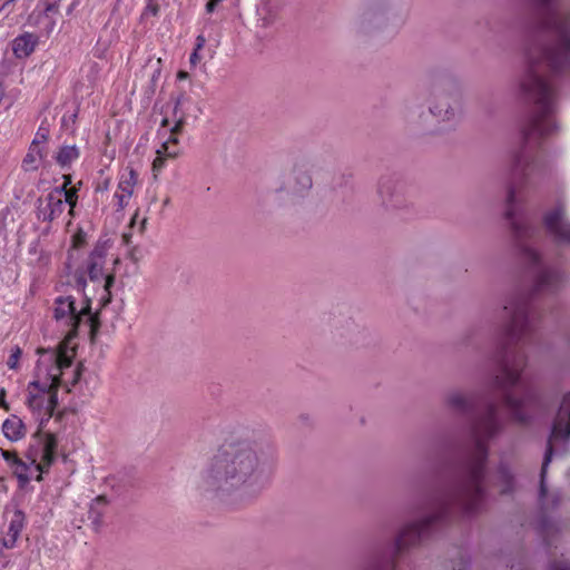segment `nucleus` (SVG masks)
I'll return each instance as SVG.
<instances>
[{
  "instance_id": "obj_31",
  "label": "nucleus",
  "mask_w": 570,
  "mask_h": 570,
  "mask_svg": "<svg viewBox=\"0 0 570 570\" xmlns=\"http://www.w3.org/2000/svg\"><path fill=\"white\" fill-rule=\"evenodd\" d=\"M168 157L165 155H158L153 161V171L154 175L157 176V174L166 166V160Z\"/></svg>"
},
{
  "instance_id": "obj_12",
  "label": "nucleus",
  "mask_w": 570,
  "mask_h": 570,
  "mask_svg": "<svg viewBox=\"0 0 570 570\" xmlns=\"http://www.w3.org/2000/svg\"><path fill=\"white\" fill-rule=\"evenodd\" d=\"M37 204V218L42 222L51 223L59 218L65 210L63 199L55 198L49 194L43 199L38 198Z\"/></svg>"
},
{
  "instance_id": "obj_29",
  "label": "nucleus",
  "mask_w": 570,
  "mask_h": 570,
  "mask_svg": "<svg viewBox=\"0 0 570 570\" xmlns=\"http://www.w3.org/2000/svg\"><path fill=\"white\" fill-rule=\"evenodd\" d=\"M159 11H160L159 4L154 2L153 0H149L144 9L141 17L142 18L147 17V16L156 17V16H158Z\"/></svg>"
},
{
  "instance_id": "obj_19",
  "label": "nucleus",
  "mask_w": 570,
  "mask_h": 570,
  "mask_svg": "<svg viewBox=\"0 0 570 570\" xmlns=\"http://www.w3.org/2000/svg\"><path fill=\"white\" fill-rule=\"evenodd\" d=\"M79 157L80 149L76 145H62L53 156L56 163L62 169H69Z\"/></svg>"
},
{
  "instance_id": "obj_18",
  "label": "nucleus",
  "mask_w": 570,
  "mask_h": 570,
  "mask_svg": "<svg viewBox=\"0 0 570 570\" xmlns=\"http://www.w3.org/2000/svg\"><path fill=\"white\" fill-rule=\"evenodd\" d=\"M4 436L10 441L21 440L27 432L26 424L18 415H10L2 424Z\"/></svg>"
},
{
  "instance_id": "obj_22",
  "label": "nucleus",
  "mask_w": 570,
  "mask_h": 570,
  "mask_svg": "<svg viewBox=\"0 0 570 570\" xmlns=\"http://www.w3.org/2000/svg\"><path fill=\"white\" fill-rule=\"evenodd\" d=\"M11 469L13 470V474L18 479L19 488H26L31 480V476L28 473L30 470V465L26 463L23 460L19 459Z\"/></svg>"
},
{
  "instance_id": "obj_46",
  "label": "nucleus",
  "mask_w": 570,
  "mask_h": 570,
  "mask_svg": "<svg viewBox=\"0 0 570 570\" xmlns=\"http://www.w3.org/2000/svg\"><path fill=\"white\" fill-rule=\"evenodd\" d=\"M177 76L179 79H186L188 77V72L181 70L178 72Z\"/></svg>"
},
{
  "instance_id": "obj_40",
  "label": "nucleus",
  "mask_w": 570,
  "mask_h": 570,
  "mask_svg": "<svg viewBox=\"0 0 570 570\" xmlns=\"http://www.w3.org/2000/svg\"><path fill=\"white\" fill-rule=\"evenodd\" d=\"M199 60H200L199 51H196V49H194V51L191 52V55L189 57V62L191 66H196Z\"/></svg>"
},
{
  "instance_id": "obj_6",
  "label": "nucleus",
  "mask_w": 570,
  "mask_h": 570,
  "mask_svg": "<svg viewBox=\"0 0 570 570\" xmlns=\"http://www.w3.org/2000/svg\"><path fill=\"white\" fill-rule=\"evenodd\" d=\"M53 317L58 322H62L68 328V342L77 336L78 328L82 323L89 326L91 340L95 338L100 321L97 314L91 313V302L86 297L85 305L78 309L76 299L72 296H58L53 302Z\"/></svg>"
},
{
  "instance_id": "obj_49",
  "label": "nucleus",
  "mask_w": 570,
  "mask_h": 570,
  "mask_svg": "<svg viewBox=\"0 0 570 570\" xmlns=\"http://www.w3.org/2000/svg\"><path fill=\"white\" fill-rule=\"evenodd\" d=\"M160 71L159 70H156L153 76H151V81H156V79L158 78Z\"/></svg>"
},
{
  "instance_id": "obj_5",
  "label": "nucleus",
  "mask_w": 570,
  "mask_h": 570,
  "mask_svg": "<svg viewBox=\"0 0 570 570\" xmlns=\"http://www.w3.org/2000/svg\"><path fill=\"white\" fill-rule=\"evenodd\" d=\"M407 14L409 4H401L397 0H373L358 18L360 29L363 32H372L390 26L400 27L405 22Z\"/></svg>"
},
{
  "instance_id": "obj_45",
  "label": "nucleus",
  "mask_w": 570,
  "mask_h": 570,
  "mask_svg": "<svg viewBox=\"0 0 570 570\" xmlns=\"http://www.w3.org/2000/svg\"><path fill=\"white\" fill-rule=\"evenodd\" d=\"M47 156V151L45 148L39 146V163Z\"/></svg>"
},
{
  "instance_id": "obj_23",
  "label": "nucleus",
  "mask_w": 570,
  "mask_h": 570,
  "mask_svg": "<svg viewBox=\"0 0 570 570\" xmlns=\"http://www.w3.org/2000/svg\"><path fill=\"white\" fill-rule=\"evenodd\" d=\"M177 145V137H167L166 140L163 141L160 148L157 149V154L165 155L168 158H175L179 154Z\"/></svg>"
},
{
  "instance_id": "obj_35",
  "label": "nucleus",
  "mask_w": 570,
  "mask_h": 570,
  "mask_svg": "<svg viewBox=\"0 0 570 570\" xmlns=\"http://www.w3.org/2000/svg\"><path fill=\"white\" fill-rule=\"evenodd\" d=\"M184 125H185V117L184 115H181L175 122L174 127L170 129V132H169V136L168 137H177L183 128H184Z\"/></svg>"
},
{
  "instance_id": "obj_43",
  "label": "nucleus",
  "mask_w": 570,
  "mask_h": 570,
  "mask_svg": "<svg viewBox=\"0 0 570 570\" xmlns=\"http://www.w3.org/2000/svg\"><path fill=\"white\" fill-rule=\"evenodd\" d=\"M62 179H63V183L62 185H67L68 187H72L71 184H72V177L70 174H65L62 176Z\"/></svg>"
},
{
  "instance_id": "obj_2",
  "label": "nucleus",
  "mask_w": 570,
  "mask_h": 570,
  "mask_svg": "<svg viewBox=\"0 0 570 570\" xmlns=\"http://www.w3.org/2000/svg\"><path fill=\"white\" fill-rule=\"evenodd\" d=\"M55 354L45 352L40 354L36 366L35 380L28 383L26 405L39 422L38 430L32 435V443L28 449L30 465L39 472L36 480H42V473H47L55 463L58 449V440L55 434L43 432L47 423L55 416L58 406V393L55 391Z\"/></svg>"
},
{
  "instance_id": "obj_11",
  "label": "nucleus",
  "mask_w": 570,
  "mask_h": 570,
  "mask_svg": "<svg viewBox=\"0 0 570 570\" xmlns=\"http://www.w3.org/2000/svg\"><path fill=\"white\" fill-rule=\"evenodd\" d=\"M543 225L547 233L558 244L570 246V220L567 217L563 205L559 204L556 208L548 212L543 217Z\"/></svg>"
},
{
  "instance_id": "obj_42",
  "label": "nucleus",
  "mask_w": 570,
  "mask_h": 570,
  "mask_svg": "<svg viewBox=\"0 0 570 570\" xmlns=\"http://www.w3.org/2000/svg\"><path fill=\"white\" fill-rule=\"evenodd\" d=\"M217 4H218V2H217V1H215V0H209V1L207 2V4H206V11H207L208 13H212V12L215 10V8H216V6H217Z\"/></svg>"
},
{
  "instance_id": "obj_48",
  "label": "nucleus",
  "mask_w": 570,
  "mask_h": 570,
  "mask_svg": "<svg viewBox=\"0 0 570 570\" xmlns=\"http://www.w3.org/2000/svg\"><path fill=\"white\" fill-rule=\"evenodd\" d=\"M0 491H3V492L7 491V487L4 485L2 478H0Z\"/></svg>"
},
{
  "instance_id": "obj_13",
  "label": "nucleus",
  "mask_w": 570,
  "mask_h": 570,
  "mask_svg": "<svg viewBox=\"0 0 570 570\" xmlns=\"http://www.w3.org/2000/svg\"><path fill=\"white\" fill-rule=\"evenodd\" d=\"M494 485L498 487L501 495H513L517 491V479L508 462H499L495 469Z\"/></svg>"
},
{
  "instance_id": "obj_38",
  "label": "nucleus",
  "mask_w": 570,
  "mask_h": 570,
  "mask_svg": "<svg viewBox=\"0 0 570 570\" xmlns=\"http://www.w3.org/2000/svg\"><path fill=\"white\" fill-rule=\"evenodd\" d=\"M186 96L184 94H180L176 99H175V107H174V114L177 115L178 112V109L179 107L184 104V101L186 100Z\"/></svg>"
},
{
  "instance_id": "obj_25",
  "label": "nucleus",
  "mask_w": 570,
  "mask_h": 570,
  "mask_svg": "<svg viewBox=\"0 0 570 570\" xmlns=\"http://www.w3.org/2000/svg\"><path fill=\"white\" fill-rule=\"evenodd\" d=\"M81 181H79L76 186H72L69 193L63 197L65 205H69L71 209H75L78 202V191L80 189Z\"/></svg>"
},
{
  "instance_id": "obj_39",
  "label": "nucleus",
  "mask_w": 570,
  "mask_h": 570,
  "mask_svg": "<svg viewBox=\"0 0 570 570\" xmlns=\"http://www.w3.org/2000/svg\"><path fill=\"white\" fill-rule=\"evenodd\" d=\"M6 390L2 387L0 389V407L4 409V410H9V405L8 403L6 402Z\"/></svg>"
},
{
  "instance_id": "obj_3",
  "label": "nucleus",
  "mask_w": 570,
  "mask_h": 570,
  "mask_svg": "<svg viewBox=\"0 0 570 570\" xmlns=\"http://www.w3.org/2000/svg\"><path fill=\"white\" fill-rule=\"evenodd\" d=\"M440 85V90L433 87L431 94L434 101L428 109L419 105L415 98H407L403 105L402 116L405 122L424 135H439L443 131L441 127L434 126V120L453 126L460 116V91L454 89L445 92L449 86L454 87L449 78H442Z\"/></svg>"
},
{
  "instance_id": "obj_30",
  "label": "nucleus",
  "mask_w": 570,
  "mask_h": 570,
  "mask_svg": "<svg viewBox=\"0 0 570 570\" xmlns=\"http://www.w3.org/2000/svg\"><path fill=\"white\" fill-rule=\"evenodd\" d=\"M549 570H570V562L567 559L552 560Z\"/></svg>"
},
{
  "instance_id": "obj_51",
  "label": "nucleus",
  "mask_w": 570,
  "mask_h": 570,
  "mask_svg": "<svg viewBox=\"0 0 570 570\" xmlns=\"http://www.w3.org/2000/svg\"><path fill=\"white\" fill-rule=\"evenodd\" d=\"M549 315H550L553 320H556V316H554L553 311H549Z\"/></svg>"
},
{
  "instance_id": "obj_17",
  "label": "nucleus",
  "mask_w": 570,
  "mask_h": 570,
  "mask_svg": "<svg viewBox=\"0 0 570 570\" xmlns=\"http://www.w3.org/2000/svg\"><path fill=\"white\" fill-rule=\"evenodd\" d=\"M24 513L21 510H16L8 528L7 537L3 539V547L12 549L23 529Z\"/></svg>"
},
{
  "instance_id": "obj_21",
  "label": "nucleus",
  "mask_w": 570,
  "mask_h": 570,
  "mask_svg": "<svg viewBox=\"0 0 570 570\" xmlns=\"http://www.w3.org/2000/svg\"><path fill=\"white\" fill-rule=\"evenodd\" d=\"M39 146L36 142H31L27 155L22 160V168L26 171L37 170L39 168Z\"/></svg>"
},
{
  "instance_id": "obj_47",
  "label": "nucleus",
  "mask_w": 570,
  "mask_h": 570,
  "mask_svg": "<svg viewBox=\"0 0 570 570\" xmlns=\"http://www.w3.org/2000/svg\"><path fill=\"white\" fill-rule=\"evenodd\" d=\"M168 125H169V120H168L167 118H164V119L161 120V125H160V127L166 128V127H168Z\"/></svg>"
},
{
  "instance_id": "obj_32",
  "label": "nucleus",
  "mask_w": 570,
  "mask_h": 570,
  "mask_svg": "<svg viewBox=\"0 0 570 570\" xmlns=\"http://www.w3.org/2000/svg\"><path fill=\"white\" fill-rule=\"evenodd\" d=\"M49 130L45 128L43 126H40L35 139L31 142H36L37 146H40V144H43L48 140Z\"/></svg>"
},
{
  "instance_id": "obj_28",
  "label": "nucleus",
  "mask_w": 570,
  "mask_h": 570,
  "mask_svg": "<svg viewBox=\"0 0 570 570\" xmlns=\"http://www.w3.org/2000/svg\"><path fill=\"white\" fill-rule=\"evenodd\" d=\"M21 348L19 346H16L11 350V354L7 361V365L11 370H16L18 367V362L21 356Z\"/></svg>"
},
{
  "instance_id": "obj_14",
  "label": "nucleus",
  "mask_w": 570,
  "mask_h": 570,
  "mask_svg": "<svg viewBox=\"0 0 570 570\" xmlns=\"http://www.w3.org/2000/svg\"><path fill=\"white\" fill-rule=\"evenodd\" d=\"M39 37L36 33L23 32L12 41V51L18 59L29 57L36 49Z\"/></svg>"
},
{
  "instance_id": "obj_44",
  "label": "nucleus",
  "mask_w": 570,
  "mask_h": 570,
  "mask_svg": "<svg viewBox=\"0 0 570 570\" xmlns=\"http://www.w3.org/2000/svg\"><path fill=\"white\" fill-rule=\"evenodd\" d=\"M1 1V9H6L8 6L12 4L16 0H0Z\"/></svg>"
},
{
  "instance_id": "obj_37",
  "label": "nucleus",
  "mask_w": 570,
  "mask_h": 570,
  "mask_svg": "<svg viewBox=\"0 0 570 570\" xmlns=\"http://www.w3.org/2000/svg\"><path fill=\"white\" fill-rule=\"evenodd\" d=\"M58 11V4L55 2H47L45 7V13L48 16L49 13H56Z\"/></svg>"
},
{
  "instance_id": "obj_10",
  "label": "nucleus",
  "mask_w": 570,
  "mask_h": 570,
  "mask_svg": "<svg viewBox=\"0 0 570 570\" xmlns=\"http://www.w3.org/2000/svg\"><path fill=\"white\" fill-rule=\"evenodd\" d=\"M331 336L336 345L360 346L365 343L368 332L351 317H336L333 320Z\"/></svg>"
},
{
  "instance_id": "obj_36",
  "label": "nucleus",
  "mask_w": 570,
  "mask_h": 570,
  "mask_svg": "<svg viewBox=\"0 0 570 570\" xmlns=\"http://www.w3.org/2000/svg\"><path fill=\"white\" fill-rule=\"evenodd\" d=\"M206 43V38L204 37V35H198L197 38H196V43H195V48L196 51H200L204 46Z\"/></svg>"
},
{
  "instance_id": "obj_15",
  "label": "nucleus",
  "mask_w": 570,
  "mask_h": 570,
  "mask_svg": "<svg viewBox=\"0 0 570 570\" xmlns=\"http://www.w3.org/2000/svg\"><path fill=\"white\" fill-rule=\"evenodd\" d=\"M313 181L307 169L302 165H295L289 183V190L295 195H304L312 188Z\"/></svg>"
},
{
  "instance_id": "obj_41",
  "label": "nucleus",
  "mask_w": 570,
  "mask_h": 570,
  "mask_svg": "<svg viewBox=\"0 0 570 570\" xmlns=\"http://www.w3.org/2000/svg\"><path fill=\"white\" fill-rule=\"evenodd\" d=\"M116 197L118 198V202H119V207H125L127 205V202L129 198H127V194L122 193L120 195L116 194Z\"/></svg>"
},
{
  "instance_id": "obj_7",
  "label": "nucleus",
  "mask_w": 570,
  "mask_h": 570,
  "mask_svg": "<svg viewBox=\"0 0 570 570\" xmlns=\"http://www.w3.org/2000/svg\"><path fill=\"white\" fill-rule=\"evenodd\" d=\"M51 352L55 354V367L52 368V379H55V391H59L60 387L66 389L68 393L72 391L82 375L83 365L78 363L73 366V358L76 355L75 348L70 347L68 342H61L56 348H38L37 353Z\"/></svg>"
},
{
  "instance_id": "obj_20",
  "label": "nucleus",
  "mask_w": 570,
  "mask_h": 570,
  "mask_svg": "<svg viewBox=\"0 0 570 570\" xmlns=\"http://www.w3.org/2000/svg\"><path fill=\"white\" fill-rule=\"evenodd\" d=\"M107 505L105 495H98L90 504L88 510V520L90 521L94 530L98 531L102 524L104 511Z\"/></svg>"
},
{
  "instance_id": "obj_26",
  "label": "nucleus",
  "mask_w": 570,
  "mask_h": 570,
  "mask_svg": "<svg viewBox=\"0 0 570 570\" xmlns=\"http://www.w3.org/2000/svg\"><path fill=\"white\" fill-rule=\"evenodd\" d=\"M257 14L263 27H267L273 21V16L267 4H262L257 8Z\"/></svg>"
},
{
  "instance_id": "obj_16",
  "label": "nucleus",
  "mask_w": 570,
  "mask_h": 570,
  "mask_svg": "<svg viewBox=\"0 0 570 570\" xmlns=\"http://www.w3.org/2000/svg\"><path fill=\"white\" fill-rule=\"evenodd\" d=\"M537 529L547 548L551 549L556 547V535L559 532V527L552 518L546 513H541L537 523Z\"/></svg>"
},
{
  "instance_id": "obj_33",
  "label": "nucleus",
  "mask_w": 570,
  "mask_h": 570,
  "mask_svg": "<svg viewBox=\"0 0 570 570\" xmlns=\"http://www.w3.org/2000/svg\"><path fill=\"white\" fill-rule=\"evenodd\" d=\"M1 454L4 461L12 468L16 462L20 459L14 451L3 450L1 449Z\"/></svg>"
},
{
  "instance_id": "obj_8",
  "label": "nucleus",
  "mask_w": 570,
  "mask_h": 570,
  "mask_svg": "<svg viewBox=\"0 0 570 570\" xmlns=\"http://www.w3.org/2000/svg\"><path fill=\"white\" fill-rule=\"evenodd\" d=\"M376 195L380 206L389 215H401L412 205L406 195V185L396 173H387L380 177Z\"/></svg>"
},
{
  "instance_id": "obj_52",
  "label": "nucleus",
  "mask_w": 570,
  "mask_h": 570,
  "mask_svg": "<svg viewBox=\"0 0 570 570\" xmlns=\"http://www.w3.org/2000/svg\"><path fill=\"white\" fill-rule=\"evenodd\" d=\"M61 417H62V413H58V414L56 415V419H57V420H60Z\"/></svg>"
},
{
  "instance_id": "obj_1",
  "label": "nucleus",
  "mask_w": 570,
  "mask_h": 570,
  "mask_svg": "<svg viewBox=\"0 0 570 570\" xmlns=\"http://www.w3.org/2000/svg\"><path fill=\"white\" fill-rule=\"evenodd\" d=\"M275 460L276 449L268 439L239 428L219 445L198 489L220 501L253 499L267 485Z\"/></svg>"
},
{
  "instance_id": "obj_4",
  "label": "nucleus",
  "mask_w": 570,
  "mask_h": 570,
  "mask_svg": "<svg viewBox=\"0 0 570 570\" xmlns=\"http://www.w3.org/2000/svg\"><path fill=\"white\" fill-rule=\"evenodd\" d=\"M108 248V240H98L85 262V269L76 272V285L79 291H83L87 285L86 274L94 283L104 279L102 293L99 297L100 307H106L110 304L112 299L111 288L116 281L114 273H105Z\"/></svg>"
},
{
  "instance_id": "obj_24",
  "label": "nucleus",
  "mask_w": 570,
  "mask_h": 570,
  "mask_svg": "<svg viewBox=\"0 0 570 570\" xmlns=\"http://www.w3.org/2000/svg\"><path fill=\"white\" fill-rule=\"evenodd\" d=\"M137 181V173L134 169H130L128 174H124L119 181V189L127 194V198H130L132 195V188Z\"/></svg>"
},
{
  "instance_id": "obj_50",
  "label": "nucleus",
  "mask_w": 570,
  "mask_h": 570,
  "mask_svg": "<svg viewBox=\"0 0 570 570\" xmlns=\"http://www.w3.org/2000/svg\"><path fill=\"white\" fill-rule=\"evenodd\" d=\"M68 214H69L71 217H73V216H75V209H71V207H69V212H68Z\"/></svg>"
},
{
  "instance_id": "obj_9",
  "label": "nucleus",
  "mask_w": 570,
  "mask_h": 570,
  "mask_svg": "<svg viewBox=\"0 0 570 570\" xmlns=\"http://www.w3.org/2000/svg\"><path fill=\"white\" fill-rule=\"evenodd\" d=\"M568 438H570V392L564 394L562 397L548 439V445L540 472L539 501L541 503L548 493L546 478L548 466L553 455V443L564 441Z\"/></svg>"
},
{
  "instance_id": "obj_27",
  "label": "nucleus",
  "mask_w": 570,
  "mask_h": 570,
  "mask_svg": "<svg viewBox=\"0 0 570 570\" xmlns=\"http://www.w3.org/2000/svg\"><path fill=\"white\" fill-rule=\"evenodd\" d=\"M72 248H81L87 243V233L82 228H78L77 232L72 235L71 238Z\"/></svg>"
},
{
  "instance_id": "obj_34",
  "label": "nucleus",
  "mask_w": 570,
  "mask_h": 570,
  "mask_svg": "<svg viewBox=\"0 0 570 570\" xmlns=\"http://www.w3.org/2000/svg\"><path fill=\"white\" fill-rule=\"evenodd\" d=\"M71 187H68L67 185H60L55 187L49 195H52L55 198L63 199V197L69 193Z\"/></svg>"
}]
</instances>
